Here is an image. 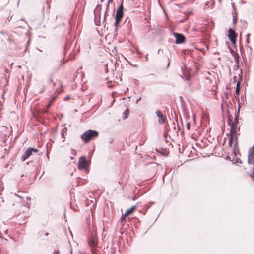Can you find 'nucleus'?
<instances>
[{"instance_id":"f257e3e1","label":"nucleus","mask_w":254,"mask_h":254,"mask_svg":"<svg viewBox=\"0 0 254 254\" xmlns=\"http://www.w3.org/2000/svg\"><path fill=\"white\" fill-rule=\"evenodd\" d=\"M99 132L96 130H87L81 135V139L85 143L98 137Z\"/></svg>"},{"instance_id":"f03ea898","label":"nucleus","mask_w":254,"mask_h":254,"mask_svg":"<svg viewBox=\"0 0 254 254\" xmlns=\"http://www.w3.org/2000/svg\"><path fill=\"white\" fill-rule=\"evenodd\" d=\"M123 12H124V7H123V1H122L121 5L117 9L116 13L115 23V32H116L117 31L118 25L120 23V22L122 19V17L123 16Z\"/></svg>"},{"instance_id":"7ed1b4c3","label":"nucleus","mask_w":254,"mask_h":254,"mask_svg":"<svg viewBox=\"0 0 254 254\" xmlns=\"http://www.w3.org/2000/svg\"><path fill=\"white\" fill-rule=\"evenodd\" d=\"M227 113L228 115V119L227 121L228 125L230 127V131L229 133H227V135H236V131H237V125H235V124L232 123V120L231 119V116L229 114V111H227Z\"/></svg>"},{"instance_id":"20e7f679","label":"nucleus","mask_w":254,"mask_h":254,"mask_svg":"<svg viewBox=\"0 0 254 254\" xmlns=\"http://www.w3.org/2000/svg\"><path fill=\"white\" fill-rule=\"evenodd\" d=\"M89 163L86 158L85 156L81 157L78 161V169L79 170H84L86 172Z\"/></svg>"},{"instance_id":"39448f33","label":"nucleus","mask_w":254,"mask_h":254,"mask_svg":"<svg viewBox=\"0 0 254 254\" xmlns=\"http://www.w3.org/2000/svg\"><path fill=\"white\" fill-rule=\"evenodd\" d=\"M227 136H228L229 137V141H228V145H229V147H232V144H233V140L234 139H235L236 140V142H235V144H234V155L236 156V152H235V149L236 147H238V141H237V135H227Z\"/></svg>"},{"instance_id":"423d86ee","label":"nucleus","mask_w":254,"mask_h":254,"mask_svg":"<svg viewBox=\"0 0 254 254\" xmlns=\"http://www.w3.org/2000/svg\"><path fill=\"white\" fill-rule=\"evenodd\" d=\"M173 34L176 38L175 43L176 44H182L185 42L186 38L182 34L174 32Z\"/></svg>"},{"instance_id":"0eeeda50","label":"nucleus","mask_w":254,"mask_h":254,"mask_svg":"<svg viewBox=\"0 0 254 254\" xmlns=\"http://www.w3.org/2000/svg\"><path fill=\"white\" fill-rule=\"evenodd\" d=\"M228 36L232 43L235 44L236 43V38L237 37V35L235 31L232 29L230 28L228 30Z\"/></svg>"},{"instance_id":"6e6552de","label":"nucleus","mask_w":254,"mask_h":254,"mask_svg":"<svg viewBox=\"0 0 254 254\" xmlns=\"http://www.w3.org/2000/svg\"><path fill=\"white\" fill-rule=\"evenodd\" d=\"M106 19V12L105 13L104 16L102 18V20L101 19V14L99 15L96 14L95 15L94 21L96 25L99 26L101 24V22L102 24H104L105 22Z\"/></svg>"},{"instance_id":"1a4fd4ad","label":"nucleus","mask_w":254,"mask_h":254,"mask_svg":"<svg viewBox=\"0 0 254 254\" xmlns=\"http://www.w3.org/2000/svg\"><path fill=\"white\" fill-rule=\"evenodd\" d=\"M248 163L254 166V151L248 152Z\"/></svg>"},{"instance_id":"9d476101","label":"nucleus","mask_w":254,"mask_h":254,"mask_svg":"<svg viewBox=\"0 0 254 254\" xmlns=\"http://www.w3.org/2000/svg\"><path fill=\"white\" fill-rule=\"evenodd\" d=\"M136 208V205H134L131 207L130 209H128L125 213L122 215L121 217V220L125 219L128 215L131 214Z\"/></svg>"},{"instance_id":"9b49d317","label":"nucleus","mask_w":254,"mask_h":254,"mask_svg":"<svg viewBox=\"0 0 254 254\" xmlns=\"http://www.w3.org/2000/svg\"><path fill=\"white\" fill-rule=\"evenodd\" d=\"M156 114L159 118L158 122L159 124H164L165 121V118L162 113L159 111H157Z\"/></svg>"},{"instance_id":"f8f14e48","label":"nucleus","mask_w":254,"mask_h":254,"mask_svg":"<svg viewBox=\"0 0 254 254\" xmlns=\"http://www.w3.org/2000/svg\"><path fill=\"white\" fill-rule=\"evenodd\" d=\"M32 154V152L29 148L25 151L24 154L22 155V156L21 157V160L22 161H25Z\"/></svg>"},{"instance_id":"ddd939ff","label":"nucleus","mask_w":254,"mask_h":254,"mask_svg":"<svg viewBox=\"0 0 254 254\" xmlns=\"http://www.w3.org/2000/svg\"><path fill=\"white\" fill-rule=\"evenodd\" d=\"M154 203V202H149V204H146L145 205V206H144V210H143V214H145L147 211V210L148 209V208L151 206V205H152V204H153Z\"/></svg>"},{"instance_id":"4468645a","label":"nucleus","mask_w":254,"mask_h":254,"mask_svg":"<svg viewBox=\"0 0 254 254\" xmlns=\"http://www.w3.org/2000/svg\"><path fill=\"white\" fill-rule=\"evenodd\" d=\"M67 128L66 127H64L61 131V136L63 137L64 139L65 138V135L67 134Z\"/></svg>"},{"instance_id":"2eb2a0df","label":"nucleus","mask_w":254,"mask_h":254,"mask_svg":"<svg viewBox=\"0 0 254 254\" xmlns=\"http://www.w3.org/2000/svg\"><path fill=\"white\" fill-rule=\"evenodd\" d=\"M239 91H240V86H239V83H237L236 90H235V93L237 95H239Z\"/></svg>"},{"instance_id":"dca6fc26","label":"nucleus","mask_w":254,"mask_h":254,"mask_svg":"<svg viewBox=\"0 0 254 254\" xmlns=\"http://www.w3.org/2000/svg\"><path fill=\"white\" fill-rule=\"evenodd\" d=\"M24 208H25V210L26 211V210L29 209V207H30V204L28 202H26L24 204Z\"/></svg>"},{"instance_id":"f3484780","label":"nucleus","mask_w":254,"mask_h":254,"mask_svg":"<svg viewBox=\"0 0 254 254\" xmlns=\"http://www.w3.org/2000/svg\"><path fill=\"white\" fill-rule=\"evenodd\" d=\"M237 15H233V22L234 24H235L237 23Z\"/></svg>"},{"instance_id":"a211bd4d","label":"nucleus","mask_w":254,"mask_h":254,"mask_svg":"<svg viewBox=\"0 0 254 254\" xmlns=\"http://www.w3.org/2000/svg\"><path fill=\"white\" fill-rule=\"evenodd\" d=\"M124 114L125 115V118H127V117L128 115L129 114V110L128 109H127Z\"/></svg>"},{"instance_id":"6ab92c4d","label":"nucleus","mask_w":254,"mask_h":254,"mask_svg":"<svg viewBox=\"0 0 254 254\" xmlns=\"http://www.w3.org/2000/svg\"><path fill=\"white\" fill-rule=\"evenodd\" d=\"M235 125H237V124L238 123V113L237 114V115H236L235 116Z\"/></svg>"},{"instance_id":"aec40b11","label":"nucleus","mask_w":254,"mask_h":254,"mask_svg":"<svg viewBox=\"0 0 254 254\" xmlns=\"http://www.w3.org/2000/svg\"><path fill=\"white\" fill-rule=\"evenodd\" d=\"M71 154L74 156L76 155V151L73 149H71L70 151Z\"/></svg>"},{"instance_id":"412c9836","label":"nucleus","mask_w":254,"mask_h":254,"mask_svg":"<svg viewBox=\"0 0 254 254\" xmlns=\"http://www.w3.org/2000/svg\"><path fill=\"white\" fill-rule=\"evenodd\" d=\"M235 163L242 164V161H241V160L240 158H236V160H235Z\"/></svg>"},{"instance_id":"4be33fe9","label":"nucleus","mask_w":254,"mask_h":254,"mask_svg":"<svg viewBox=\"0 0 254 254\" xmlns=\"http://www.w3.org/2000/svg\"><path fill=\"white\" fill-rule=\"evenodd\" d=\"M64 50L65 51H66V52L68 51V43H66L65 45V48H64Z\"/></svg>"},{"instance_id":"5701e85b","label":"nucleus","mask_w":254,"mask_h":254,"mask_svg":"<svg viewBox=\"0 0 254 254\" xmlns=\"http://www.w3.org/2000/svg\"><path fill=\"white\" fill-rule=\"evenodd\" d=\"M30 149H31L32 152H35V153L38 152V150L36 148H30Z\"/></svg>"},{"instance_id":"b1692460","label":"nucleus","mask_w":254,"mask_h":254,"mask_svg":"<svg viewBox=\"0 0 254 254\" xmlns=\"http://www.w3.org/2000/svg\"><path fill=\"white\" fill-rule=\"evenodd\" d=\"M113 0H108V4L106 6V10L108 9V7H109V5L110 3H111L112 2H113Z\"/></svg>"},{"instance_id":"393cba45","label":"nucleus","mask_w":254,"mask_h":254,"mask_svg":"<svg viewBox=\"0 0 254 254\" xmlns=\"http://www.w3.org/2000/svg\"><path fill=\"white\" fill-rule=\"evenodd\" d=\"M187 127V129L188 130L190 129V123H188L187 124V127Z\"/></svg>"},{"instance_id":"a878e982","label":"nucleus","mask_w":254,"mask_h":254,"mask_svg":"<svg viewBox=\"0 0 254 254\" xmlns=\"http://www.w3.org/2000/svg\"><path fill=\"white\" fill-rule=\"evenodd\" d=\"M254 151V145L253 146L252 148H251L249 149L248 152Z\"/></svg>"},{"instance_id":"bb28decb","label":"nucleus","mask_w":254,"mask_h":254,"mask_svg":"<svg viewBox=\"0 0 254 254\" xmlns=\"http://www.w3.org/2000/svg\"><path fill=\"white\" fill-rule=\"evenodd\" d=\"M162 52H163V51H162V50H161V49H159V50H158V51H157V53H158V54H159L160 53H162Z\"/></svg>"},{"instance_id":"cd10ccee","label":"nucleus","mask_w":254,"mask_h":254,"mask_svg":"<svg viewBox=\"0 0 254 254\" xmlns=\"http://www.w3.org/2000/svg\"><path fill=\"white\" fill-rule=\"evenodd\" d=\"M59 251H55L53 254H59Z\"/></svg>"},{"instance_id":"c85d7f7f","label":"nucleus","mask_w":254,"mask_h":254,"mask_svg":"<svg viewBox=\"0 0 254 254\" xmlns=\"http://www.w3.org/2000/svg\"><path fill=\"white\" fill-rule=\"evenodd\" d=\"M250 35V34H247V42L249 43V36Z\"/></svg>"},{"instance_id":"c756f323","label":"nucleus","mask_w":254,"mask_h":254,"mask_svg":"<svg viewBox=\"0 0 254 254\" xmlns=\"http://www.w3.org/2000/svg\"><path fill=\"white\" fill-rule=\"evenodd\" d=\"M141 97H139L136 100V103L137 104L138 103V101L141 100Z\"/></svg>"},{"instance_id":"7c9ffc66","label":"nucleus","mask_w":254,"mask_h":254,"mask_svg":"<svg viewBox=\"0 0 254 254\" xmlns=\"http://www.w3.org/2000/svg\"><path fill=\"white\" fill-rule=\"evenodd\" d=\"M51 103L52 102H50L48 105H47V108H49L51 105Z\"/></svg>"},{"instance_id":"2f4dec72","label":"nucleus","mask_w":254,"mask_h":254,"mask_svg":"<svg viewBox=\"0 0 254 254\" xmlns=\"http://www.w3.org/2000/svg\"><path fill=\"white\" fill-rule=\"evenodd\" d=\"M69 98V96H66L65 97V100H67V99H68Z\"/></svg>"},{"instance_id":"473e14b6","label":"nucleus","mask_w":254,"mask_h":254,"mask_svg":"<svg viewBox=\"0 0 254 254\" xmlns=\"http://www.w3.org/2000/svg\"><path fill=\"white\" fill-rule=\"evenodd\" d=\"M26 198L27 200H30L31 199V198L29 197H27Z\"/></svg>"},{"instance_id":"72a5a7b5","label":"nucleus","mask_w":254,"mask_h":254,"mask_svg":"<svg viewBox=\"0 0 254 254\" xmlns=\"http://www.w3.org/2000/svg\"><path fill=\"white\" fill-rule=\"evenodd\" d=\"M49 82L52 83L53 82L52 79L51 78L49 79Z\"/></svg>"},{"instance_id":"f704fd0d","label":"nucleus","mask_w":254,"mask_h":254,"mask_svg":"<svg viewBox=\"0 0 254 254\" xmlns=\"http://www.w3.org/2000/svg\"><path fill=\"white\" fill-rule=\"evenodd\" d=\"M54 99H55V98H53L51 100V102H52L54 100Z\"/></svg>"},{"instance_id":"c9c22d12","label":"nucleus","mask_w":254,"mask_h":254,"mask_svg":"<svg viewBox=\"0 0 254 254\" xmlns=\"http://www.w3.org/2000/svg\"><path fill=\"white\" fill-rule=\"evenodd\" d=\"M253 174L254 176V168H253Z\"/></svg>"},{"instance_id":"e433bc0d","label":"nucleus","mask_w":254,"mask_h":254,"mask_svg":"<svg viewBox=\"0 0 254 254\" xmlns=\"http://www.w3.org/2000/svg\"><path fill=\"white\" fill-rule=\"evenodd\" d=\"M147 55H148V54H147V55H146V61L148 60Z\"/></svg>"},{"instance_id":"4c0bfd02","label":"nucleus","mask_w":254,"mask_h":254,"mask_svg":"<svg viewBox=\"0 0 254 254\" xmlns=\"http://www.w3.org/2000/svg\"><path fill=\"white\" fill-rule=\"evenodd\" d=\"M232 6H233V7H234V3H232Z\"/></svg>"},{"instance_id":"58836bf2","label":"nucleus","mask_w":254,"mask_h":254,"mask_svg":"<svg viewBox=\"0 0 254 254\" xmlns=\"http://www.w3.org/2000/svg\"><path fill=\"white\" fill-rule=\"evenodd\" d=\"M150 75L154 76L155 75H154V74H151Z\"/></svg>"},{"instance_id":"ea45409f","label":"nucleus","mask_w":254,"mask_h":254,"mask_svg":"<svg viewBox=\"0 0 254 254\" xmlns=\"http://www.w3.org/2000/svg\"><path fill=\"white\" fill-rule=\"evenodd\" d=\"M48 234H48V233H47L46 234V236H47V235H48Z\"/></svg>"},{"instance_id":"a19ab883","label":"nucleus","mask_w":254,"mask_h":254,"mask_svg":"<svg viewBox=\"0 0 254 254\" xmlns=\"http://www.w3.org/2000/svg\"><path fill=\"white\" fill-rule=\"evenodd\" d=\"M169 63H168V64H167V67H168V66H169Z\"/></svg>"},{"instance_id":"79ce46f5","label":"nucleus","mask_w":254,"mask_h":254,"mask_svg":"<svg viewBox=\"0 0 254 254\" xmlns=\"http://www.w3.org/2000/svg\"><path fill=\"white\" fill-rule=\"evenodd\" d=\"M164 136H165V137H166V134L164 135Z\"/></svg>"},{"instance_id":"37998d69","label":"nucleus","mask_w":254,"mask_h":254,"mask_svg":"<svg viewBox=\"0 0 254 254\" xmlns=\"http://www.w3.org/2000/svg\"><path fill=\"white\" fill-rule=\"evenodd\" d=\"M164 136H165V137H166V134L164 135Z\"/></svg>"}]
</instances>
